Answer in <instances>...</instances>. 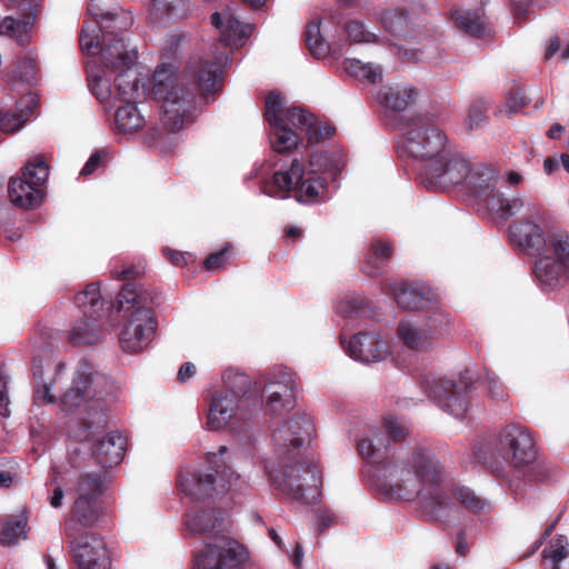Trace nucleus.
Segmentation results:
<instances>
[{
  "label": "nucleus",
  "instance_id": "4c0bfd02",
  "mask_svg": "<svg viewBox=\"0 0 569 569\" xmlns=\"http://www.w3.org/2000/svg\"><path fill=\"white\" fill-rule=\"evenodd\" d=\"M274 387L276 385L270 383L264 388L268 393L264 410L271 416L280 415L284 409L291 407V390L287 386H278V389L273 390Z\"/></svg>",
  "mask_w": 569,
  "mask_h": 569
},
{
  "label": "nucleus",
  "instance_id": "2eb2a0df",
  "mask_svg": "<svg viewBox=\"0 0 569 569\" xmlns=\"http://www.w3.org/2000/svg\"><path fill=\"white\" fill-rule=\"evenodd\" d=\"M469 161L450 146L435 160L426 163L421 179L428 189L448 190L465 181Z\"/></svg>",
  "mask_w": 569,
  "mask_h": 569
},
{
  "label": "nucleus",
  "instance_id": "473e14b6",
  "mask_svg": "<svg viewBox=\"0 0 569 569\" xmlns=\"http://www.w3.org/2000/svg\"><path fill=\"white\" fill-rule=\"evenodd\" d=\"M100 318L96 316V319H92L82 316L70 330V342L73 346L97 343L101 338Z\"/></svg>",
  "mask_w": 569,
  "mask_h": 569
},
{
  "label": "nucleus",
  "instance_id": "774afa93",
  "mask_svg": "<svg viewBox=\"0 0 569 569\" xmlns=\"http://www.w3.org/2000/svg\"><path fill=\"white\" fill-rule=\"evenodd\" d=\"M531 0H511V3L515 9V18L518 21L525 19L526 8L530 3Z\"/></svg>",
  "mask_w": 569,
  "mask_h": 569
},
{
  "label": "nucleus",
  "instance_id": "423d86ee",
  "mask_svg": "<svg viewBox=\"0 0 569 569\" xmlns=\"http://www.w3.org/2000/svg\"><path fill=\"white\" fill-rule=\"evenodd\" d=\"M321 156L310 157L309 166L313 167ZM326 179L315 169H306L297 158L290 162L289 169L276 171L271 179L262 187L263 193L269 197L284 199L291 191H296V199L302 203H313L322 200L327 193Z\"/></svg>",
  "mask_w": 569,
  "mask_h": 569
},
{
  "label": "nucleus",
  "instance_id": "c756f323",
  "mask_svg": "<svg viewBox=\"0 0 569 569\" xmlns=\"http://www.w3.org/2000/svg\"><path fill=\"white\" fill-rule=\"evenodd\" d=\"M393 253L392 246L381 239H373L365 257L361 270L369 277L380 276Z\"/></svg>",
  "mask_w": 569,
  "mask_h": 569
},
{
  "label": "nucleus",
  "instance_id": "20e7f679",
  "mask_svg": "<svg viewBox=\"0 0 569 569\" xmlns=\"http://www.w3.org/2000/svg\"><path fill=\"white\" fill-rule=\"evenodd\" d=\"M476 459L497 477L523 469L537 459V446L530 430L519 423L503 426L498 435L473 448Z\"/></svg>",
  "mask_w": 569,
  "mask_h": 569
},
{
  "label": "nucleus",
  "instance_id": "412c9836",
  "mask_svg": "<svg viewBox=\"0 0 569 569\" xmlns=\"http://www.w3.org/2000/svg\"><path fill=\"white\" fill-rule=\"evenodd\" d=\"M252 406L242 402L238 397L228 395L227 391H216L211 396L209 403V412L207 418L208 428L219 430L228 425V422L237 413L241 418H246L251 413Z\"/></svg>",
  "mask_w": 569,
  "mask_h": 569
},
{
  "label": "nucleus",
  "instance_id": "e2e57ef3",
  "mask_svg": "<svg viewBox=\"0 0 569 569\" xmlns=\"http://www.w3.org/2000/svg\"><path fill=\"white\" fill-rule=\"evenodd\" d=\"M111 274L113 278H116L118 280H127V282L124 284H127L129 282L137 284L136 282H132L130 280L137 278L140 274V270L136 266H129V267L123 268L121 271L113 270L111 272ZM136 287H137L138 291L140 289H147V287H144L142 284H140L139 287L138 286H136ZM148 289L156 290L154 288H150V287H148Z\"/></svg>",
  "mask_w": 569,
  "mask_h": 569
},
{
  "label": "nucleus",
  "instance_id": "a878e982",
  "mask_svg": "<svg viewBox=\"0 0 569 569\" xmlns=\"http://www.w3.org/2000/svg\"><path fill=\"white\" fill-rule=\"evenodd\" d=\"M126 447L127 439L120 432H110L94 445L93 457L97 463L104 469V473L122 461Z\"/></svg>",
  "mask_w": 569,
  "mask_h": 569
},
{
  "label": "nucleus",
  "instance_id": "e433bc0d",
  "mask_svg": "<svg viewBox=\"0 0 569 569\" xmlns=\"http://www.w3.org/2000/svg\"><path fill=\"white\" fill-rule=\"evenodd\" d=\"M291 122L283 121L271 128L270 142L274 152L284 154L290 152L298 144V134L289 127Z\"/></svg>",
  "mask_w": 569,
  "mask_h": 569
},
{
  "label": "nucleus",
  "instance_id": "ddd939ff",
  "mask_svg": "<svg viewBox=\"0 0 569 569\" xmlns=\"http://www.w3.org/2000/svg\"><path fill=\"white\" fill-rule=\"evenodd\" d=\"M64 539L72 569H111V551L99 533L73 532L69 526Z\"/></svg>",
  "mask_w": 569,
  "mask_h": 569
},
{
  "label": "nucleus",
  "instance_id": "0e129e2a",
  "mask_svg": "<svg viewBox=\"0 0 569 569\" xmlns=\"http://www.w3.org/2000/svg\"><path fill=\"white\" fill-rule=\"evenodd\" d=\"M317 529L321 533L336 522V517L329 510H319L317 515Z\"/></svg>",
  "mask_w": 569,
  "mask_h": 569
},
{
  "label": "nucleus",
  "instance_id": "13d9d810",
  "mask_svg": "<svg viewBox=\"0 0 569 569\" xmlns=\"http://www.w3.org/2000/svg\"><path fill=\"white\" fill-rule=\"evenodd\" d=\"M24 122L19 113L0 112V131L2 134L19 130Z\"/></svg>",
  "mask_w": 569,
  "mask_h": 569
},
{
  "label": "nucleus",
  "instance_id": "c85d7f7f",
  "mask_svg": "<svg viewBox=\"0 0 569 569\" xmlns=\"http://www.w3.org/2000/svg\"><path fill=\"white\" fill-rule=\"evenodd\" d=\"M450 17L456 27L470 37L485 39L491 36V28L483 13L456 9L450 12Z\"/></svg>",
  "mask_w": 569,
  "mask_h": 569
},
{
  "label": "nucleus",
  "instance_id": "6e6552de",
  "mask_svg": "<svg viewBox=\"0 0 569 569\" xmlns=\"http://www.w3.org/2000/svg\"><path fill=\"white\" fill-rule=\"evenodd\" d=\"M111 388L112 381L108 376L97 371L90 361L81 360L71 387L60 398V407L66 412H73L83 405L89 413L96 408L102 411V396Z\"/></svg>",
  "mask_w": 569,
  "mask_h": 569
},
{
  "label": "nucleus",
  "instance_id": "3c124183",
  "mask_svg": "<svg viewBox=\"0 0 569 569\" xmlns=\"http://www.w3.org/2000/svg\"><path fill=\"white\" fill-rule=\"evenodd\" d=\"M27 522L22 519L8 521L0 531V543L10 546L21 536L26 537Z\"/></svg>",
  "mask_w": 569,
  "mask_h": 569
},
{
  "label": "nucleus",
  "instance_id": "f3484780",
  "mask_svg": "<svg viewBox=\"0 0 569 569\" xmlns=\"http://www.w3.org/2000/svg\"><path fill=\"white\" fill-rule=\"evenodd\" d=\"M426 393L445 411L456 418H463L469 409L470 392L473 389L471 381L460 379L458 382L450 379L428 377L423 381Z\"/></svg>",
  "mask_w": 569,
  "mask_h": 569
},
{
  "label": "nucleus",
  "instance_id": "a19ab883",
  "mask_svg": "<svg viewBox=\"0 0 569 569\" xmlns=\"http://www.w3.org/2000/svg\"><path fill=\"white\" fill-rule=\"evenodd\" d=\"M131 69H120L114 79L117 97L121 101L136 100L138 96V78L130 72Z\"/></svg>",
  "mask_w": 569,
  "mask_h": 569
},
{
  "label": "nucleus",
  "instance_id": "bb28decb",
  "mask_svg": "<svg viewBox=\"0 0 569 569\" xmlns=\"http://www.w3.org/2000/svg\"><path fill=\"white\" fill-rule=\"evenodd\" d=\"M191 12L190 0H152L148 9L149 19L157 24L178 22Z\"/></svg>",
  "mask_w": 569,
  "mask_h": 569
},
{
  "label": "nucleus",
  "instance_id": "f257e3e1",
  "mask_svg": "<svg viewBox=\"0 0 569 569\" xmlns=\"http://www.w3.org/2000/svg\"><path fill=\"white\" fill-rule=\"evenodd\" d=\"M382 471L379 489L386 497L403 501L420 497L422 511L432 520H440L441 513L452 507L451 499L442 491L422 490V487H438L443 480V467L430 450L416 446L405 462L387 461Z\"/></svg>",
  "mask_w": 569,
  "mask_h": 569
},
{
  "label": "nucleus",
  "instance_id": "cd10ccee",
  "mask_svg": "<svg viewBox=\"0 0 569 569\" xmlns=\"http://www.w3.org/2000/svg\"><path fill=\"white\" fill-rule=\"evenodd\" d=\"M224 20L226 22L219 12L211 16V23L220 30V40L224 46H241L252 33L253 27L251 24H244L231 14H226Z\"/></svg>",
  "mask_w": 569,
  "mask_h": 569
},
{
  "label": "nucleus",
  "instance_id": "49530a36",
  "mask_svg": "<svg viewBox=\"0 0 569 569\" xmlns=\"http://www.w3.org/2000/svg\"><path fill=\"white\" fill-rule=\"evenodd\" d=\"M385 29L393 36H400L407 30L408 16L402 10H390L382 14Z\"/></svg>",
  "mask_w": 569,
  "mask_h": 569
},
{
  "label": "nucleus",
  "instance_id": "b1692460",
  "mask_svg": "<svg viewBox=\"0 0 569 569\" xmlns=\"http://www.w3.org/2000/svg\"><path fill=\"white\" fill-rule=\"evenodd\" d=\"M223 389L228 395H232L252 406L253 409L262 406V395L258 389H252V382L248 375L236 369H227L222 376Z\"/></svg>",
  "mask_w": 569,
  "mask_h": 569
},
{
  "label": "nucleus",
  "instance_id": "bf43d9fd",
  "mask_svg": "<svg viewBox=\"0 0 569 569\" xmlns=\"http://www.w3.org/2000/svg\"><path fill=\"white\" fill-rule=\"evenodd\" d=\"M57 401L48 383L38 385L33 391V402L38 406L54 403Z\"/></svg>",
  "mask_w": 569,
  "mask_h": 569
},
{
  "label": "nucleus",
  "instance_id": "a18cd8bd",
  "mask_svg": "<svg viewBox=\"0 0 569 569\" xmlns=\"http://www.w3.org/2000/svg\"><path fill=\"white\" fill-rule=\"evenodd\" d=\"M545 558L551 559L553 569H559L558 563L568 557V539L563 535L556 536L543 549Z\"/></svg>",
  "mask_w": 569,
  "mask_h": 569
},
{
  "label": "nucleus",
  "instance_id": "8fccbe9b",
  "mask_svg": "<svg viewBox=\"0 0 569 569\" xmlns=\"http://www.w3.org/2000/svg\"><path fill=\"white\" fill-rule=\"evenodd\" d=\"M0 34L16 38L21 46L28 40L26 23L12 17H6L0 22Z\"/></svg>",
  "mask_w": 569,
  "mask_h": 569
},
{
  "label": "nucleus",
  "instance_id": "0eeeda50",
  "mask_svg": "<svg viewBox=\"0 0 569 569\" xmlns=\"http://www.w3.org/2000/svg\"><path fill=\"white\" fill-rule=\"evenodd\" d=\"M498 179L499 172L493 167L469 164V172L463 182L468 192L479 203H482L490 214L501 220H508L519 212L525 203L519 197L506 198L497 189Z\"/></svg>",
  "mask_w": 569,
  "mask_h": 569
},
{
  "label": "nucleus",
  "instance_id": "c03bdc74",
  "mask_svg": "<svg viewBox=\"0 0 569 569\" xmlns=\"http://www.w3.org/2000/svg\"><path fill=\"white\" fill-rule=\"evenodd\" d=\"M37 60L31 56L19 57L12 70V78L27 83L36 81L38 74Z\"/></svg>",
  "mask_w": 569,
  "mask_h": 569
},
{
  "label": "nucleus",
  "instance_id": "f704fd0d",
  "mask_svg": "<svg viewBox=\"0 0 569 569\" xmlns=\"http://www.w3.org/2000/svg\"><path fill=\"white\" fill-rule=\"evenodd\" d=\"M305 41L308 50L316 59L326 58L328 54L338 57L341 54L335 47L329 44L320 32V21H311L305 31Z\"/></svg>",
  "mask_w": 569,
  "mask_h": 569
},
{
  "label": "nucleus",
  "instance_id": "338daca9",
  "mask_svg": "<svg viewBox=\"0 0 569 569\" xmlns=\"http://www.w3.org/2000/svg\"><path fill=\"white\" fill-rule=\"evenodd\" d=\"M162 253L173 266L181 267L187 263L184 254L180 251L163 248Z\"/></svg>",
  "mask_w": 569,
  "mask_h": 569
},
{
  "label": "nucleus",
  "instance_id": "f8f14e48",
  "mask_svg": "<svg viewBox=\"0 0 569 569\" xmlns=\"http://www.w3.org/2000/svg\"><path fill=\"white\" fill-rule=\"evenodd\" d=\"M402 127L406 129L403 146L412 158L429 163L449 147L446 133L425 116L410 117Z\"/></svg>",
  "mask_w": 569,
  "mask_h": 569
},
{
  "label": "nucleus",
  "instance_id": "7ed1b4c3",
  "mask_svg": "<svg viewBox=\"0 0 569 569\" xmlns=\"http://www.w3.org/2000/svg\"><path fill=\"white\" fill-rule=\"evenodd\" d=\"M184 77L191 79L192 84H186L166 67L158 68L153 74L152 96L162 101V121L172 132L193 121L197 92L207 97L221 88V67L212 60L191 61Z\"/></svg>",
  "mask_w": 569,
  "mask_h": 569
},
{
  "label": "nucleus",
  "instance_id": "79ce46f5",
  "mask_svg": "<svg viewBox=\"0 0 569 569\" xmlns=\"http://www.w3.org/2000/svg\"><path fill=\"white\" fill-rule=\"evenodd\" d=\"M217 517L214 510H200L194 513L187 516L186 525L187 528L193 532L203 535L210 532L217 527Z\"/></svg>",
  "mask_w": 569,
  "mask_h": 569
},
{
  "label": "nucleus",
  "instance_id": "9b49d317",
  "mask_svg": "<svg viewBox=\"0 0 569 569\" xmlns=\"http://www.w3.org/2000/svg\"><path fill=\"white\" fill-rule=\"evenodd\" d=\"M49 177V166L41 156H34L22 168L21 173L8 181L10 202L23 210H33L41 206L44 198V184Z\"/></svg>",
  "mask_w": 569,
  "mask_h": 569
},
{
  "label": "nucleus",
  "instance_id": "c9c22d12",
  "mask_svg": "<svg viewBox=\"0 0 569 569\" xmlns=\"http://www.w3.org/2000/svg\"><path fill=\"white\" fill-rule=\"evenodd\" d=\"M114 123L119 132H133L142 128L143 117L134 104V100L126 101L117 109Z\"/></svg>",
  "mask_w": 569,
  "mask_h": 569
},
{
  "label": "nucleus",
  "instance_id": "6ab92c4d",
  "mask_svg": "<svg viewBox=\"0 0 569 569\" xmlns=\"http://www.w3.org/2000/svg\"><path fill=\"white\" fill-rule=\"evenodd\" d=\"M226 477V469L222 471L213 468L207 470H196L192 472L180 473L179 485L181 490L192 500H206L218 490L226 491L231 488V477Z\"/></svg>",
  "mask_w": 569,
  "mask_h": 569
},
{
  "label": "nucleus",
  "instance_id": "393cba45",
  "mask_svg": "<svg viewBox=\"0 0 569 569\" xmlns=\"http://www.w3.org/2000/svg\"><path fill=\"white\" fill-rule=\"evenodd\" d=\"M287 117L291 126L305 132L309 143H318L335 133V127L321 123L312 113L307 112L303 108H289Z\"/></svg>",
  "mask_w": 569,
  "mask_h": 569
},
{
  "label": "nucleus",
  "instance_id": "4d7b16f0",
  "mask_svg": "<svg viewBox=\"0 0 569 569\" xmlns=\"http://www.w3.org/2000/svg\"><path fill=\"white\" fill-rule=\"evenodd\" d=\"M529 103V99L525 94L523 88L513 86L508 93L506 107L509 112H518Z\"/></svg>",
  "mask_w": 569,
  "mask_h": 569
},
{
  "label": "nucleus",
  "instance_id": "09e8293b",
  "mask_svg": "<svg viewBox=\"0 0 569 569\" xmlns=\"http://www.w3.org/2000/svg\"><path fill=\"white\" fill-rule=\"evenodd\" d=\"M487 104L488 102L482 98L472 101L467 114V127L469 130L480 128L487 122Z\"/></svg>",
  "mask_w": 569,
  "mask_h": 569
},
{
  "label": "nucleus",
  "instance_id": "dca6fc26",
  "mask_svg": "<svg viewBox=\"0 0 569 569\" xmlns=\"http://www.w3.org/2000/svg\"><path fill=\"white\" fill-rule=\"evenodd\" d=\"M247 548L237 540L221 536L194 555L193 569H246Z\"/></svg>",
  "mask_w": 569,
  "mask_h": 569
},
{
  "label": "nucleus",
  "instance_id": "4468645a",
  "mask_svg": "<svg viewBox=\"0 0 569 569\" xmlns=\"http://www.w3.org/2000/svg\"><path fill=\"white\" fill-rule=\"evenodd\" d=\"M451 323V317L441 308L432 309L421 323L401 320L397 332L403 345L416 351L430 349Z\"/></svg>",
  "mask_w": 569,
  "mask_h": 569
},
{
  "label": "nucleus",
  "instance_id": "58836bf2",
  "mask_svg": "<svg viewBox=\"0 0 569 569\" xmlns=\"http://www.w3.org/2000/svg\"><path fill=\"white\" fill-rule=\"evenodd\" d=\"M452 495L456 500L469 512L475 515L488 512L490 510V503L476 495L473 490L466 486H455Z\"/></svg>",
  "mask_w": 569,
  "mask_h": 569
},
{
  "label": "nucleus",
  "instance_id": "6e6d98bb",
  "mask_svg": "<svg viewBox=\"0 0 569 569\" xmlns=\"http://www.w3.org/2000/svg\"><path fill=\"white\" fill-rule=\"evenodd\" d=\"M359 455L371 463L379 465L385 459L383 453L369 439H362L357 445Z\"/></svg>",
  "mask_w": 569,
  "mask_h": 569
},
{
  "label": "nucleus",
  "instance_id": "a211bd4d",
  "mask_svg": "<svg viewBox=\"0 0 569 569\" xmlns=\"http://www.w3.org/2000/svg\"><path fill=\"white\" fill-rule=\"evenodd\" d=\"M90 14H92L99 24L98 31L92 30L90 33L87 28H82L80 33L79 43L87 54H97L101 52L103 46L110 34L114 33V29L119 31H126L132 24V19L122 10L119 12H94L92 6L88 8Z\"/></svg>",
  "mask_w": 569,
  "mask_h": 569
},
{
  "label": "nucleus",
  "instance_id": "69168bd1",
  "mask_svg": "<svg viewBox=\"0 0 569 569\" xmlns=\"http://www.w3.org/2000/svg\"><path fill=\"white\" fill-rule=\"evenodd\" d=\"M197 372V368L192 362H184L178 370L177 380L180 383H184L190 378H192Z\"/></svg>",
  "mask_w": 569,
  "mask_h": 569
},
{
  "label": "nucleus",
  "instance_id": "5fc2aeb1",
  "mask_svg": "<svg viewBox=\"0 0 569 569\" xmlns=\"http://www.w3.org/2000/svg\"><path fill=\"white\" fill-rule=\"evenodd\" d=\"M231 244H226L221 250L210 253L203 261V268L209 271H218L226 267L231 256Z\"/></svg>",
  "mask_w": 569,
  "mask_h": 569
},
{
  "label": "nucleus",
  "instance_id": "37998d69",
  "mask_svg": "<svg viewBox=\"0 0 569 569\" xmlns=\"http://www.w3.org/2000/svg\"><path fill=\"white\" fill-rule=\"evenodd\" d=\"M284 106V99L280 96V93H277L274 91H271L266 97V111H264V118L268 121L269 126H274L277 123L288 121V110L283 111Z\"/></svg>",
  "mask_w": 569,
  "mask_h": 569
},
{
  "label": "nucleus",
  "instance_id": "7c9ffc66",
  "mask_svg": "<svg viewBox=\"0 0 569 569\" xmlns=\"http://www.w3.org/2000/svg\"><path fill=\"white\" fill-rule=\"evenodd\" d=\"M395 299L403 310L433 309L431 300L427 297L425 288L413 283H401L395 293ZM437 307H435L436 309Z\"/></svg>",
  "mask_w": 569,
  "mask_h": 569
},
{
  "label": "nucleus",
  "instance_id": "de8ad7c7",
  "mask_svg": "<svg viewBox=\"0 0 569 569\" xmlns=\"http://www.w3.org/2000/svg\"><path fill=\"white\" fill-rule=\"evenodd\" d=\"M345 31L348 36V39L356 43H369V42H378V37L376 33L369 31L365 24L357 20L349 21Z\"/></svg>",
  "mask_w": 569,
  "mask_h": 569
},
{
  "label": "nucleus",
  "instance_id": "603ef678",
  "mask_svg": "<svg viewBox=\"0 0 569 569\" xmlns=\"http://www.w3.org/2000/svg\"><path fill=\"white\" fill-rule=\"evenodd\" d=\"M515 473H521L526 481L529 482H543L551 476V469L541 462H531L523 469L515 470Z\"/></svg>",
  "mask_w": 569,
  "mask_h": 569
},
{
  "label": "nucleus",
  "instance_id": "72a5a7b5",
  "mask_svg": "<svg viewBox=\"0 0 569 569\" xmlns=\"http://www.w3.org/2000/svg\"><path fill=\"white\" fill-rule=\"evenodd\" d=\"M417 97V90L413 87H388L380 93L382 106L393 112L403 111L411 104Z\"/></svg>",
  "mask_w": 569,
  "mask_h": 569
},
{
  "label": "nucleus",
  "instance_id": "aec40b11",
  "mask_svg": "<svg viewBox=\"0 0 569 569\" xmlns=\"http://www.w3.org/2000/svg\"><path fill=\"white\" fill-rule=\"evenodd\" d=\"M508 232L510 242L523 250L528 256L540 259L541 254H543L549 232H546L533 220V217L512 222L508 228Z\"/></svg>",
  "mask_w": 569,
  "mask_h": 569
},
{
  "label": "nucleus",
  "instance_id": "2f4dec72",
  "mask_svg": "<svg viewBox=\"0 0 569 569\" xmlns=\"http://www.w3.org/2000/svg\"><path fill=\"white\" fill-rule=\"evenodd\" d=\"M76 306L81 310L83 317L96 319L103 315V300L100 293V286L98 282H91L86 288L76 295Z\"/></svg>",
  "mask_w": 569,
  "mask_h": 569
},
{
  "label": "nucleus",
  "instance_id": "ea45409f",
  "mask_svg": "<svg viewBox=\"0 0 569 569\" xmlns=\"http://www.w3.org/2000/svg\"><path fill=\"white\" fill-rule=\"evenodd\" d=\"M343 68L351 77L359 80H367L370 83H376L382 78V70L379 66L363 63L358 59H346Z\"/></svg>",
  "mask_w": 569,
  "mask_h": 569
},
{
  "label": "nucleus",
  "instance_id": "f03ea898",
  "mask_svg": "<svg viewBox=\"0 0 569 569\" xmlns=\"http://www.w3.org/2000/svg\"><path fill=\"white\" fill-rule=\"evenodd\" d=\"M315 432V425L307 413L291 417L272 433L280 471H270L278 488L291 498L305 502L320 495L322 478L318 467L301 457L306 439Z\"/></svg>",
  "mask_w": 569,
  "mask_h": 569
},
{
  "label": "nucleus",
  "instance_id": "864d4df0",
  "mask_svg": "<svg viewBox=\"0 0 569 569\" xmlns=\"http://www.w3.org/2000/svg\"><path fill=\"white\" fill-rule=\"evenodd\" d=\"M383 427L389 438L395 442L403 441L408 433L409 428L407 425L399 419L398 417L387 416L383 418Z\"/></svg>",
  "mask_w": 569,
  "mask_h": 569
},
{
  "label": "nucleus",
  "instance_id": "9d476101",
  "mask_svg": "<svg viewBox=\"0 0 569 569\" xmlns=\"http://www.w3.org/2000/svg\"><path fill=\"white\" fill-rule=\"evenodd\" d=\"M532 271L542 290H556L568 282L569 232H549L545 252L536 259Z\"/></svg>",
  "mask_w": 569,
  "mask_h": 569
},
{
  "label": "nucleus",
  "instance_id": "1a4fd4ad",
  "mask_svg": "<svg viewBox=\"0 0 569 569\" xmlns=\"http://www.w3.org/2000/svg\"><path fill=\"white\" fill-rule=\"evenodd\" d=\"M106 475L86 472L78 477L74 487V500L63 523V535L72 527L73 532H81L79 527H92L101 515V497L106 491Z\"/></svg>",
  "mask_w": 569,
  "mask_h": 569
},
{
  "label": "nucleus",
  "instance_id": "4be33fe9",
  "mask_svg": "<svg viewBox=\"0 0 569 569\" xmlns=\"http://www.w3.org/2000/svg\"><path fill=\"white\" fill-rule=\"evenodd\" d=\"M122 32L114 29V33L110 34L100 52L104 68L111 72L131 69L137 60V51L128 48Z\"/></svg>",
  "mask_w": 569,
  "mask_h": 569
},
{
  "label": "nucleus",
  "instance_id": "052dcab7",
  "mask_svg": "<svg viewBox=\"0 0 569 569\" xmlns=\"http://www.w3.org/2000/svg\"><path fill=\"white\" fill-rule=\"evenodd\" d=\"M39 104L38 98L36 94L29 93L24 97H22L19 100V114L22 116V119L24 121L31 117L34 113V110L37 109Z\"/></svg>",
  "mask_w": 569,
  "mask_h": 569
},
{
  "label": "nucleus",
  "instance_id": "680f3d73",
  "mask_svg": "<svg viewBox=\"0 0 569 569\" xmlns=\"http://www.w3.org/2000/svg\"><path fill=\"white\" fill-rule=\"evenodd\" d=\"M106 158L107 152L104 150L94 151L81 169L80 174L83 177L92 174Z\"/></svg>",
  "mask_w": 569,
  "mask_h": 569
},
{
  "label": "nucleus",
  "instance_id": "39448f33",
  "mask_svg": "<svg viewBox=\"0 0 569 569\" xmlns=\"http://www.w3.org/2000/svg\"><path fill=\"white\" fill-rule=\"evenodd\" d=\"M162 293L157 290H137L134 283L123 284L118 295V310L124 311L126 322L119 336L123 351L138 353L146 349L158 328V319L150 306H160Z\"/></svg>",
  "mask_w": 569,
  "mask_h": 569
},
{
  "label": "nucleus",
  "instance_id": "5701e85b",
  "mask_svg": "<svg viewBox=\"0 0 569 569\" xmlns=\"http://www.w3.org/2000/svg\"><path fill=\"white\" fill-rule=\"evenodd\" d=\"M347 352L356 360L375 362L383 359L388 355L389 345L379 335L362 331L350 339Z\"/></svg>",
  "mask_w": 569,
  "mask_h": 569
}]
</instances>
